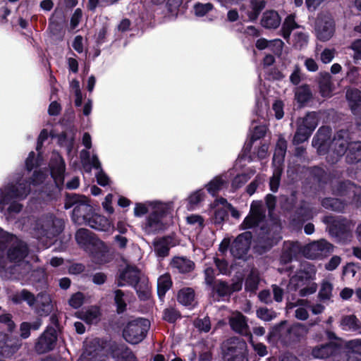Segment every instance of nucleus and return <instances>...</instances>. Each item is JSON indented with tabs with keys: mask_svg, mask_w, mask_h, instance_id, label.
Instances as JSON below:
<instances>
[{
	"mask_svg": "<svg viewBox=\"0 0 361 361\" xmlns=\"http://www.w3.org/2000/svg\"><path fill=\"white\" fill-rule=\"evenodd\" d=\"M298 128L293 139V143L298 145L307 140L312 132L300 123H297Z\"/></svg>",
	"mask_w": 361,
	"mask_h": 361,
	"instance_id": "nucleus-51",
	"label": "nucleus"
},
{
	"mask_svg": "<svg viewBox=\"0 0 361 361\" xmlns=\"http://www.w3.org/2000/svg\"><path fill=\"white\" fill-rule=\"evenodd\" d=\"M341 351L342 345L341 343L330 341L314 346L312 350V355L316 359L338 361Z\"/></svg>",
	"mask_w": 361,
	"mask_h": 361,
	"instance_id": "nucleus-15",
	"label": "nucleus"
},
{
	"mask_svg": "<svg viewBox=\"0 0 361 361\" xmlns=\"http://www.w3.org/2000/svg\"><path fill=\"white\" fill-rule=\"evenodd\" d=\"M75 240L81 246H86L92 243V232L87 228H80L75 233Z\"/></svg>",
	"mask_w": 361,
	"mask_h": 361,
	"instance_id": "nucleus-55",
	"label": "nucleus"
},
{
	"mask_svg": "<svg viewBox=\"0 0 361 361\" xmlns=\"http://www.w3.org/2000/svg\"><path fill=\"white\" fill-rule=\"evenodd\" d=\"M319 122V115L317 112L311 111L308 112L306 116L303 118H299L297 121V123L303 125L305 128L313 132Z\"/></svg>",
	"mask_w": 361,
	"mask_h": 361,
	"instance_id": "nucleus-44",
	"label": "nucleus"
},
{
	"mask_svg": "<svg viewBox=\"0 0 361 361\" xmlns=\"http://www.w3.org/2000/svg\"><path fill=\"white\" fill-rule=\"evenodd\" d=\"M178 301L180 304L192 309L195 305V291L191 288H185L179 290Z\"/></svg>",
	"mask_w": 361,
	"mask_h": 361,
	"instance_id": "nucleus-42",
	"label": "nucleus"
},
{
	"mask_svg": "<svg viewBox=\"0 0 361 361\" xmlns=\"http://www.w3.org/2000/svg\"><path fill=\"white\" fill-rule=\"evenodd\" d=\"M304 330V326L301 324L288 326L286 320L281 321L272 328L273 334L279 335L281 338H283L287 343L298 341L302 336Z\"/></svg>",
	"mask_w": 361,
	"mask_h": 361,
	"instance_id": "nucleus-14",
	"label": "nucleus"
},
{
	"mask_svg": "<svg viewBox=\"0 0 361 361\" xmlns=\"http://www.w3.org/2000/svg\"><path fill=\"white\" fill-rule=\"evenodd\" d=\"M319 92L323 97H330L333 92V84L330 78H323L319 82Z\"/></svg>",
	"mask_w": 361,
	"mask_h": 361,
	"instance_id": "nucleus-58",
	"label": "nucleus"
},
{
	"mask_svg": "<svg viewBox=\"0 0 361 361\" xmlns=\"http://www.w3.org/2000/svg\"><path fill=\"white\" fill-rule=\"evenodd\" d=\"M133 288L141 300L145 301L149 298V290L147 283L138 282Z\"/></svg>",
	"mask_w": 361,
	"mask_h": 361,
	"instance_id": "nucleus-61",
	"label": "nucleus"
},
{
	"mask_svg": "<svg viewBox=\"0 0 361 361\" xmlns=\"http://www.w3.org/2000/svg\"><path fill=\"white\" fill-rule=\"evenodd\" d=\"M100 315L99 308L92 306L80 313V319L89 324H97L99 321Z\"/></svg>",
	"mask_w": 361,
	"mask_h": 361,
	"instance_id": "nucleus-45",
	"label": "nucleus"
},
{
	"mask_svg": "<svg viewBox=\"0 0 361 361\" xmlns=\"http://www.w3.org/2000/svg\"><path fill=\"white\" fill-rule=\"evenodd\" d=\"M58 334L52 326H47L35 343V350L39 354L48 353L56 346Z\"/></svg>",
	"mask_w": 361,
	"mask_h": 361,
	"instance_id": "nucleus-17",
	"label": "nucleus"
},
{
	"mask_svg": "<svg viewBox=\"0 0 361 361\" xmlns=\"http://www.w3.org/2000/svg\"><path fill=\"white\" fill-rule=\"evenodd\" d=\"M18 341L6 334L0 335V356L10 357L19 349Z\"/></svg>",
	"mask_w": 361,
	"mask_h": 361,
	"instance_id": "nucleus-27",
	"label": "nucleus"
},
{
	"mask_svg": "<svg viewBox=\"0 0 361 361\" xmlns=\"http://www.w3.org/2000/svg\"><path fill=\"white\" fill-rule=\"evenodd\" d=\"M205 197V191L203 188L197 190L191 193L188 198L187 208L189 210L195 209L199 204L204 200Z\"/></svg>",
	"mask_w": 361,
	"mask_h": 361,
	"instance_id": "nucleus-49",
	"label": "nucleus"
},
{
	"mask_svg": "<svg viewBox=\"0 0 361 361\" xmlns=\"http://www.w3.org/2000/svg\"><path fill=\"white\" fill-rule=\"evenodd\" d=\"M259 283V274L254 271H251L245 280V290L247 291L255 292L258 288Z\"/></svg>",
	"mask_w": 361,
	"mask_h": 361,
	"instance_id": "nucleus-56",
	"label": "nucleus"
},
{
	"mask_svg": "<svg viewBox=\"0 0 361 361\" xmlns=\"http://www.w3.org/2000/svg\"><path fill=\"white\" fill-rule=\"evenodd\" d=\"M334 251V246L324 239L307 245L304 249V255L310 259L322 258Z\"/></svg>",
	"mask_w": 361,
	"mask_h": 361,
	"instance_id": "nucleus-19",
	"label": "nucleus"
},
{
	"mask_svg": "<svg viewBox=\"0 0 361 361\" xmlns=\"http://www.w3.org/2000/svg\"><path fill=\"white\" fill-rule=\"evenodd\" d=\"M6 250L8 260L16 264L23 262L30 252L26 242L0 228L1 257H4Z\"/></svg>",
	"mask_w": 361,
	"mask_h": 361,
	"instance_id": "nucleus-5",
	"label": "nucleus"
},
{
	"mask_svg": "<svg viewBox=\"0 0 361 361\" xmlns=\"http://www.w3.org/2000/svg\"><path fill=\"white\" fill-rule=\"evenodd\" d=\"M361 340H353L348 343V347L350 348L344 351L342 348L341 353L338 361H361V353L356 349H352L360 345Z\"/></svg>",
	"mask_w": 361,
	"mask_h": 361,
	"instance_id": "nucleus-35",
	"label": "nucleus"
},
{
	"mask_svg": "<svg viewBox=\"0 0 361 361\" xmlns=\"http://www.w3.org/2000/svg\"><path fill=\"white\" fill-rule=\"evenodd\" d=\"M172 281L169 274H164L160 276L157 279V294L159 298L162 300L166 292L171 288Z\"/></svg>",
	"mask_w": 361,
	"mask_h": 361,
	"instance_id": "nucleus-43",
	"label": "nucleus"
},
{
	"mask_svg": "<svg viewBox=\"0 0 361 361\" xmlns=\"http://www.w3.org/2000/svg\"><path fill=\"white\" fill-rule=\"evenodd\" d=\"M154 252L159 260H162L169 254L172 245V238L170 236H164L156 239L153 242Z\"/></svg>",
	"mask_w": 361,
	"mask_h": 361,
	"instance_id": "nucleus-30",
	"label": "nucleus"
},
{
	"mask_svg": "<svg viewBox=\"0 0 361 361\" xmlns=\"http://www.w3.org/2000/svg\"><path fill=\"white\" fill-rule=\"evenodd\" d=\"M300 252V245L298 242L285 241L283 243L280 262L286 264L293 259Z\"/></svg>",
	"mask_w": 361,
	"mask_h": 361,
	"instance_id": "nucleus-28",
	"label": "nucleus"
},
{
	"mask_svg": "<svg viewBox=\"0 0 361 361\" xmlns=\"http://www.w3.org/2000/svg\"><path fill=\"white\" fill-rule=\"evenodd\" d=\"M256 173L254 167H249L243 172L237 174L231 182L232 188L236 190L243 186Z\"/></svg>",
	"mask_w": 361,
	"mask_h": 361,
	"instance_id": "nucleus-41",
	"label": "nucleus"
},
{
	"mask_svg": "<svg viewBox=\"0 0 361 361\" xmlns=\"http://www.w3.org/2000/svg\"><path fill=\"white\" fill-rule=\"evenodd\" d=\"M316 274V268L310 262H302L300 269L292 276L290 283L299 287L312 280Z\"/></svg>",
	"mask_w": 361,
	"mask_h": 361,
	"instance_id": "nucleus-21",
	"label": "nucleus"
},
{
	"mask_svg": "<svg viewBox=\"0 0 361 361\" xmlns=\"http://www.w3.org/2000/svg\"><path fill=\"white\" fill-rule=\"evenodd\" d=\"M48 176V171L35 170L32 176L25 177L22 171H16L11 180L1 190L3 203H8L12 199H25L31 192V185L42 184Z\"/></svg>",
	"mask_w": 361,
	"mask_h": 361,
	"instance_id": "nucleus-2",
	"label": "nucleus"
},
{
	"mask_svg": "<svg viewBox=\"0 0 361 361\" xmlns=\"http://www.w3.org/2000/svg\"><path fill=\"white\" fill-rule=\"evenodd\" d=\"M13 301L16 303H19L20 301L26 302L39 317H47L53 310L50 295L46 291H41L35 295L30 291L23 289L15 296Z\"/></svg>",
	"mask_w": 361,
	"mask_h": 361,
	"instance_id": "nucleus-6",
	"label": "nucleus"
},
{
	"mask_svg": "<svg viewBox=\"0 0 361 361\" xmlns=\"http://www.w3.org/2000/svg\"><path fill=\"white\" fill-rule=\"evenodd\" d=\"M295 100L300 107L305 106L313 98L310 85H302L295 88Z\"/></svg>",
	"mask_w": 361,
	"mask_h": 361,
	"instance_id": "nucleus-36",
	"label": "nucleus"
},
{
	"mask_svg": "<svg viewBox=\"0 0 361 361\" xmlns=\"http://www.w3.org/2000/svg\"><path fill=\"white\" fill-rule=\"evenodd\" d=\"M170 266L174 272L186 274L192 271L195 268V264L190 259L184 257H174Z\"/></svg>",
	"mask_w": 361,
	"mask_h": 361,
	"instance_id": "nucleus-32",
	"label": "nucleus"
},
{
	"mask_svg": "<svg viewBox=\"0 0 361 361\" xmlns=\"http://www.w3.org/2000/svg\"><path fill=\"white\" fill-rule=\"evenodd\" d=\"M187 223L194 226L196 230L200 231L204 226V219L198 214H191L187 217Z\"/></svg>",
	"mask_w": 361,
	"mask_h": 361,
	"instance_id": "nucleus-63",
	"label": "nucleus"
},
{
	"mask_svg": "<svg viewBox=\"0 0 361 361\" xmlns=\"http://www.w3.org/2000/svg\"><path fill=\"white\" fill-rule=\"evenodd\" d=\"M242 286L243 282L240 280L233 281L231 283L224 281H216L212 286V292L213 297L216 295L218 298L230 297L233 293L240 290ZM217 300H219V299Z\"/></svg>",
	"mask_w": 361,
	"mask_h": 361,
	"instance_id": "nucleus-20",
	"label": "nucleus"
},
{
	"mask_svg": "<svg viewBox=\"0 0 361 361\" xmlns=\"http://www.w3.org/2000/svg\"><path fill=\"white\" fill-rule=\"evenodd\" d=\"M161 201L154 200L147 201L144 203H136L134 208V215L136 217H141L146 214H149L152 211V203H161Z\"/></svg>",
	"mask_w": 361,
	"mask_h": 361,
	"instance_id": "nucleus-53",
	"label": "nucleus"
},
{
	"mask_svg": "<svg viewBox=\"0 0 361 361\" xmlns=\"http://www.w3.org/2000/svg\"><path fill=\"white\" fill-rule=\"evenodd\" d=\"M228 217L226 209H217L212 218V222L216 226H221Z\"/></svg>",
	"mask_w": 361,
	"mask_h": 361,
	"instance_id": "nucleus-62",
	"label": "nucleus"
},
{
	"mask_svg": "<svg viewBox=\"0 0 361 361\" xmlns=\"http://www.w3.org/2000/svg\"><path fill=\"white\" fill-rule=\"evenodd\" d=\"M307 171L313 183L321 189L324 188L330 180L329 174L323 168L313 166L308 168Z\"/></svg>",
	"mask_w": 361,
	"mask_h": 361,
	"instance_id": "nucleus-29",
	"label": "nucleus"
},
{
	"mask_svg": "<svg viewBox=\"0 0 361 361\" xmlns=\"http://www.w3.org/2000/svg\"><path fill=\"white\" fill-rule=\"evenodd\" d=\"M345 97L352 113L361 114V91L355 88L348 89Z\"/></svg>",
	"mask_w": 361,
	"mask_h": 361,
	"instance_id": "nucleus-34",
	"label": "nucleus"
},
{
	"mask_svg": "<svg viewBox=\"0 0 361 361\" xmlns=\"http://www.w3.org/2000/svg\"><path fill=\"white\" fill-rule=\"evenodd\" d=\"M138 282H140L139 271L136 268L128 266L120 272L117 279V286L119 287L126 286L133 287Z\"/></svg>",
	"mask_w": 361,
	"mask_h": 361,
	"instance_id": "nucleus-24",
	"label": "nucleus"
},
{
	"mask_svg": "<svg viewBox=\"0 0 361 361\" xmlns=\"http://www.w3.org/2000/svg\"><path fill=\"white\" fill-rule=\"evenodd\" d=\"M228 183V176L226 173L215 176L206 185L207 192L213 197L224 188L226 187Z\"/></svg>",
	"mask_w": 361,
	"mask_h": 361,
	"instance_id": "nucleus-33",
	"label": "nucleus"
},
{
	"mask_svg": "<svg viewBox=\"0 0 361 361\" xmlns=\"http://www.w3.org/2000/svg\"><path fill=\"white\" fill-rule=\"evenodd\" d=\"M332 193L344 197L353 203H361V186L349 180H339L331 184Z\"/></svg>",
	"mask_w": 361,
	"mask_h": 361,
	"instance_id": "nucleus-13",
	"label": "nucleus"
},
{
	"mask_svg": "<svg viewBox=\"0 0 361 361\" xmlns=\"http://www.w3.org/2000/svg\"><path fill=\"white\" fill-rule=\"evenodd\" d=\"M85 224L94 230L108 233L114 230V225L106 217L95 213H93Z\"/></svg>",
	"mask_w": 361,
	"mask_h": 361,
	"instance_id": "nucleus-26",
	"label": "nucleus"
},
{
	"mask_svg": "<svg viewBox=\"0 0 361 361\" xmlns=\"http://www.w3.org/2000/svg\"><path fill=\"white\" fill-rule=\"evenodd\" d=\"M25 169L30 173L39 165V159L34 152H30L25 160Z\"/></svg>",
	"mask_w": 361,
	"mask_h": 361,
	"instance_id": "nucleus-64",
	"label": "nucleus"
},
{
	"mask_svg": "<svg viewBox=\"0 0 361 361\" xmlns=\"http://www.w3.org/2000/svg\"><path fill=\"white\" fill-rule=\"evenodd\" d=\"M267 132V127L264 125H257L255 121L252 122L250 128V140L246 141L243 147V154L240 157L241 159H247L251 161L250 157H247V154L249 153L252 149V145L255 141L263 137Z\"/></svg>",
	"mask_w": 361,
	"mask_h": 361,
	"instance_id": "nucleus-22",
	"label": "nucleus"
},
{
	"mask_svg": "<svg viewBox=\"0 0 361 361\" xmlns=\"http://www.w3.org/2000/svg\"><path fill=\"white\" fill-rule=\"evenodd\" d=\"M322 222L326 226L329 235L338 242L345 243L350 240L352 236L351 224L346 218L326 215L322 218Z\"/></svg>",
	"mask_w": 361,
	"mask_h": 361,
	"instance_id": "nucleus-9",
	"label": "nucleus"
},
{
	"mask_svg": "<svg viewBox=\"0 0 361 361\" xmlns=\"http://www.w3.org/2000/svg\"><path fill=\"white\" fill-rule=\"evenodd\" d=\"M281 23V18L276 11H267L262 15L261 25L267 29H276Z\"/></svg>",
	"mask_w": 361,
	"mask_h": 361,
	"instance_id": "nucleus-37",
	"label": "nucleus"
},
{
	"mask_svg": "<svg viewBox=\"0 0 361 361\" xmlns=\"http://www.w3.org/2000/svg\"><path fill=\"white\" fill-rule=\"evenodd\" d=\"M148 319L137 318L128 322L123 329V337L129 343L135 345L142 342L149 329Z\"/></svg>",
	"mask_w": 361,
	"mask_h": 361,
	"instance_id": "nucleus-11",
	"label": "nucleus"
},
{
	"mask_svg": "<svg viewBox=\"0 0 361 361\" xmlns=\"http://www.w3.org/2000/svg\"><path fill=\"white\" fill-rule=\"evenodd\" d=\"M283 169L281 168H273V175L270 178L269 187L270 190L273 192L278 191L280 185L281 177L283 173Z\"/></svg>",
	"mask_w": 361,
	"mask_h": 361,
	"instance_id": "nucleus-57",
	"label": "nucleus"
},
{
	"mask_svg": "<svg viewBox=\"0 0 361 361\" xmlns=\"http://www.w3.org/2000/svg\"><path fill=\"white\" fill-rule=\"evenodd\" d=\"M152 211L146 216L142 229L147 235H154L165 228L164 218L171 209V202L152 203Z\"/></svg>",
	"mask_w": 361,
	"mask_h": 361,
	"instance_id": "nucleus-7",
	"label": "nucleus"
},
{
	"mask_svg": "<svg viewBox=\"0 0 361 361\" xmlns=\"http://www.w3.org/2000/svg\"><path fill=\"white\" fill-rule=\"evenodd\" d=\"M287 149V142L283 137H279L275 147L272 166L273 168L283 169L284 158Z\"/></svg>",
	"mask_w": 361,
	"mask_h": 361,
	"instance_id": "nucleus-31",
	"label": "nucleus"
},
{
	"mask_svg": "<svg viewBox=\"0 0 361 361\" xmlns=\"http://www.w3.org/2000/svg\"><path fill=\"white\" fill-rule=\"evenodd\" d=\"M266 206L269 210L270 219L266 220V209L261 201H253L250 205L249 214L240 224L243 230L259 226L256 252L264 254L276 245L282 238L281 226L276 218L271 216L276 204V197L268 194L265 197Z\"/></svg>",
	"mask_w": 361,
	"mask_h": 361,
	"instance_id": "nucleus-1",
	"label": "nucleus"
},
{
	"mask_svg": "<svg viewBox=\"0 0 361 361\" xmlns=\"http://www.w3.org/2000/svg\"><path fill=\"white\" fill-rule=\"evenodd\" d=\"M333 288L332 283L326 280L323 281L318 293L319 300L322 302H331Z\"/></svg>",
	"mask_w": 361,
	"mask_h": 361,
	"instance_id": "nucleus-50",
	"label": "nucleus"
},
{
	"mask_svg": "<svg viewBox=\"0 0 361 361\" xmlns=\"http://www.w3.org/2000/svg\"><path fill=\"white\" fill-rule=\"evenodd\" d=\"M223 361H249L247 343L238 337H231L222 345Z\"/></svg>",
	"mask_w": 361,
	"mask_h": 361,
	"instance_id": "nucleus-10",
	"label": "nucleus"
},
{
	"mask_svg": "<svg viewBox=\"0 0 361 361\" xmlns=\"http://www.w3.org/2000/svg\"><path fill=\"white\" fill-rule=\"evenodd\" d=\"M293 46L297 49H302L307 46L309 42L308 33L304 30H296L293 34Z\"/></svg>",
	"mask_w": 361,
	"mask_h": 361,
	"instance_id": "nucleus-46",
	"label": "nucleus"
},
{
	"mask_svg": "<svg viewBox=\"0 0 361 361\" xmlns=\"http://www.w3.org/2000/svg\"><path fill=\"white\" fill-rule=\"evenodd\" d=\"M311 216L310 211L305 204H301L298 207L292 216V221L297 223H303L309 219Z\"/></svg>",
	"mask_w": 361,
	"mask_h": 361,
	"instance_id": "nucleus-52",
	"label": "nucleus"
},
{
	"mask_svg": "<svg viewBox=\"0 0 361 361\" xmlns=\"http://www.w3.org/2000/svg\"><path fill=\"white\" fill-rule=\"evenodd\" d=\"M257 317L264 322H271L277 317V313L267 307H259L256 312Z\"/></svg>",
	"mask_w": 361,
	"mask_h": 361,
	"instance_id": "nucleus-59",
	"label": "nucleus"
},
{
	"mask_svg": "<svg viewBox=\"0 0 361 361\" xmlns=\"http://www.w3.org/2000/svg\"><path fill=\"white\" fill-rule=\"evenodd\" d=\"M345 156V162L355 164L361 161V141H352L349 133L345 130H339L335 135L329 145L327 161L331 164H336L340 158Z\"/></svg>",
	"mask_w": 361,
	"mask_h": 361,
	"instance_id": "nucleus-3",
	"label": "nucleus"
},
{
	"mask_svg": "<svg viewBox=\"0 0 361 361\" xmlns=\"http://www.w3.org/2000/svg\"><path fill=\"white\" fill-rule=\"evenodd\" d=\"M252 235L246 231L238 235L231 245L230 251L236 259H245L250 250Z\"/></svg>",
	"mask_w": 361,
	"mask_h": 361,
	"instance_id": "nucleus-16",
	"label": "nucleus"
},
{
	"mask_svg": "<svg viewBox=\"0 0 361 361\" xmlns=\"http://www.w3.org/2000/svg\"><path fill=\"white\" fill-rule=\"evenodd\" d=\"M73 208L72 219L74 221L86 223L93 214V207L90 205L88 198L82 195L70 193L66 195L64 208L69 209Z\"/></svg>",
	"mask_w": 361,
	"mask_h": 361,
	"instance_id": "nucleus-8",
	"label": "nucleus"
},
{
	"mask_svg": "<svg viewBox=\"0 0 361 361\" xmlns=\"http://www.w3.org/2000/svg\"><path fill=\"white\" fill-rule=\"evenodd\" d=\"M49 173L54 183L44 191L48 200H54L57 197L61 191L66 187L68 190H75L80 185L78 176L73 177L64 184L66 176V163L63 157L59 154H53L49 164Z\"/></svg>",
	"mask_w": 361,
	"mask_h": 361,
	"instance_id": "nucleus-4",
	"label": "nucleus"
},
{
	"mask_svg": "<svg viewBox=\"0 0 361 361\" xmlns=\"http://www.w3.org/2000/svg\"><path fill=\"white\" fill-rule=\"evenodd\" d=\"M114 293V303L116 307V312L120 314L126 312L127 308V303L125 298V293L120 289L115 290Z\"/></svg>",
	"mask_w": 361,
	"mask_h": 361,
	"instance_id": "nucleus-54",
	"label": "nucleus"
},
{
	"mask_svg": "<svg viewBox=\"0 0 361 361\" xmlns=\"http://www.w3.org/2000/svg\"><path fill=\"white\" fill-rule=\"evenodd\" d=\"M229 324L233 331L245 336L252 341V334L250 331L247 318L242 313H237L229 319Z\"/></svg>",
	"mask_w": 361,
	"mask_h": 361,
	"instance_id": "nucleus-23",
	"label": "nucleus"
},
{
	"mask_svg": "<svg viewBox=\"0 0 361 361\" xmlns=\"http://www.w3.org/2000/svg\"><path fill=\"white\" fill-rule=\"evenodd\" d=\"M300 26L295 22V16L293 14H290L286 16L283 23H282L281 29L280 30L281 35L287 42H289L290 37L292 31L295 29H300Z\"/></svg>",
	"mask_w": 361,
	"mask_h": 361,
	"instance_id": "nucleus-38",
	"label": "nucleus"
},
{
	"mask_svg": "<svg viewBox=\"0 0 361 361\" xmlns=\"http://www.w3.org/2000/svg\"><path fill=\"white\" fill-rule=\"evenodd\" d=\"M35 228L42 236L52 239L63 231L64 221L52 214H47L37 220Z\"/></svg>",
	"mask_w": 361,
	"mask_h": 361,
	"instance_id": "nucleus-12",
	"label": "nucleus"
},
{
	"mask_svg": "<svg viewBox=\"0 0 361 361\" xmlns=\"http://www.w3.org/2000/svg\"><path fill=\"white\" fill-rule=\"evenodd\" d=\"M340 327L345 331H356L361 328V322L354 314L344 315L340 321Z\"/></svg>",
	"mask_w": 361,
	"mask_h": 361,
	"instance_id": "nucleus-40",
	"label": "nucleus"
},
{
	"mask_svg": "<svg viewBox=\"0 0 361 361\" xmlns=\"http://www.w3.org/2000/svg\"><path fill=\"white\" fill-rule=\"evenodd\" d=\"M330 136L331 130L329 128L324 126L319 128L313 137L312 146L319 149L326 147L328 145Z\"/></svg>",
	"mask_w": 361,
	"mask_h": 361,
	"instance_id": "nucleus-39",
	"label": "nucleus"
},
{
	"mask_svg": "<svg viewBox=\"0 0 361 361\" xmlns=\"http://www.w3.org/2000/svg\"><path fill=\"white\" fill-rule=\"evenodd\" d=\"M52 138H56L59 147L66 149L68 155H71L75 142V132L73 129L63 131L57 135H51Z\"/></svg>",
	"mask_w": 361,
	"mask_h": 361,
	"instance_id": "nucleus-25",
	"label": "nucleus"
},
{
	"mask_svg": "<svg viewBox=\"0 0 361 361\" xmlns=\"http://www.w3.org/2000/svg\"><path fill=\"white\" fill-rule=\"evenodd\" d=\"M322 205L326 209L341 212L345 208V203L338 198L326 197L322 200Z\"/></svg>",
	"mask_w": 361,
	"mask_h": 361,
	"instance_id": "nucleus-48",
	"label": "nucleus"
},
{
	"mask_svg": "<svg viewBox=\"0 0 361 361\" xmlns=\"http://www.w3.org/2000/svg\"><path fill=\"white\" fill-rule=\"evenodd\" d=\"M315 32L320 41L329 40L335 32V22L332 17L329 15L319 16L316 21Z\"/></svg>",
	"mask_w": 361,
	"mask_h": 361,
	"instance_id": "nucleus-18",
	"label": "nucleus"
},
{
	"mask_svg": "<svg viewBox=\"0 0 361 361\" xmlns=\"http://www.w3.org/2000/svg\"><path fill=\"white\" fill-rule=\"evenodd\" d=\"M265 6L266 1L264 0H250V8L247 12L249 20L255 21L257 20Z\"/></svg>",
	"mask_w": 361,
	"mask_h": 361,
	"instance_id": "nucleus-47",
	"label": "nucleus"
},
{
	"mask_svg": "<svg viewBox=\"0 0 361 361\" xmlns=\"http://www.w3.org/2000/svg\"><path fill=\"white\" fill-rule=\"evenodd\" d=\"M213 8V4L211 3L202 4L197 2L193 6L195 15L197 17L204 16L207 13L212 11Z\"/></svg>",
	"mask_w": 361,
	"mask_h": 361,
	"instance_id": "nucleus-60",
	"label": "nucleus"
}]
</instances>
